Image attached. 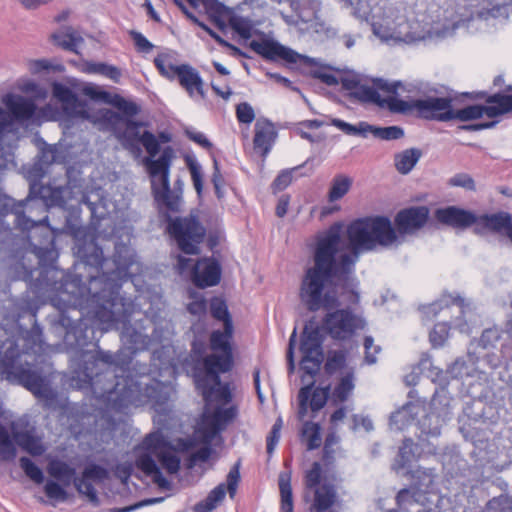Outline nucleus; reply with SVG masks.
<instances>
[{"label": "nucleus", "mask_w": 512, "mask_h": 512, "mask_svg": "<svg viewBox=\"0 0 512 512\" xmlns=\"http://www.w3.org/2000/svg\"><path fill=\"white\" fill-rule=\"evenodd\" d=\"M167 231L175 240L178 248L185 254L195 255L200 252L206 229L194 216L170 219Z\"/></svg>", "instance_id": "obj_10"}, {"label": "nucleus", "mask_w": 512, "mask_h": 512, "mask_svg": "<svg viewBox=\"0 0 512 512\" xmlns=\"http://www.w3.org/2000/svg\"><path fill=\"white\" fill-rule=\"evenodd\" d=\"M429 219V209L426 206H414L400 210L394 219L400 234H411L425 226Z\"/></svg>", "instance_id": "obj_17"}, {"label": "nucleus", "mask_w": 512, "mask_h": 512, "mask_svg": "<svg viewBox=\"0 0 512 512\" xmlns=\"http://www.w3.org/2000/svg\"><path fill=\"white\" fill-rule=\"evenodd\" d=\"M449 414L447 407L438 408L436 406L435 399L428 407L420 403H408L402 409L392 413L390 426L396 430H402L411 420L417 418V427L420 430L418 438L420 440L439 437Z\"/></svg>", "instance_id": "obj_6"}, {"label": "nucleus", "mask_w": 512, "mask_h": 512, "mask_svg": "<svg viewBox=\"0 0 512 512\" xmlns=\"http://www.w3.org/2000/svg\"><path fill=\"white\" fill-rule=\"evenodd\" d=\"M449 335V326L447 323H437L430 332V342L433 347H441Z\"/></svg>", "instance_id": "obj_56"}, {"label": "nucleus", "mask_w": 512, "mask_h": 512, "mask_svg": "<svg viewBox=\"0 0 512 512\" xmlns=\"http://www.w3.org/2000/svg\"><path fill=\"white\" fill-rule=\"evenodd\" d=\"M343 224H332L316 240L313 265L302 277L299 298L310 312L328 311L322 319V330L334 340H348L365 327V320L341 304L357 305L360 301L359 281L355 265L362 252L377 246L389 247L398 240L387 216H368L352 221L346 229L351 250L341 251Z\"/></svg>", "instance_id": "obj_2"}, {"label": "nucleus", "mask_w": 512, "mask_h": 512, "mask_svg": "<svg viewBox=\"0 0 512 512\" xmlns=\"http://www.w3.org/2000/svg\"><path fill=\"white\" fill-rule=\"evenodd\" d=\"M128 120L130 119L110 109L105 110L100 118V122L104 129L111 132L118 141Z\"/></svg>", "instance_id": "obj_32"}, {"label": "nucleus", "mask_w": 512, "mask_h": 512, "mask_svg": "<svg viewBox=\"0 0 512 512\" xmlns=\"http://www.w3.org/2000/svg\"><path fill=\"white\" fill-rule=\"evenodd\" d=\"M295 64H299L303 69H305L306 74L315 79H319L320 74H322L327 67V65L320 63L317 59L302 54H299Z\"/></svg>", "instance_id": "obj_44"}, {"label": "nucleus", "mask_w": 512, "mask_h": 512, "mask_svg": "<svg viewBox=\"0 0 512 512\" xmlns=\"http://www.w3.org/2000/svg\"><path fill=\"white\" fill-rule=\"evenodd\" d=\"M322 468L320 463L314 462L306 472L305 475V486L307 489L313 490L321 485Z\"/></svg>", "instance_id": "obj_58"}, {"label": "nucleus", "mask_w": 512, "mask_h": 512, "mask_svg": "<svg viewBox=\"0 0 512 512\" xmlns=\"http://www.w3.org/2000/svg\"><path fill=\"white\" fill-rule=\"evenodd\" d=\"M448 185L452 187H462L470 191H474L476 189L473 178L467 173L455 174L449 178Z\"/></svg>", "instance_id": "obj_60"}, {"label": "nucleus", "mask_w": 512, "mask_h": 512, "mask_svg": "<svg viewBox=\"0 0 512 512\" xmlns=\"http://www.w3.org/2000/svg\"><path fill=\"white\" fill-rule=\"evenodd\" d=\"M314 501L311 509L316 512H324L335 503L337 492L333 484L324 482L319 487L313 489Z\"/></svg>", "instance_id": "obj_27"}, {"label": "nucleus", "mask_w": 512, "mask_h": 512, "mask_svg": "<svg viewBox=\"0 0 512 512\" xmlns=\"http://www.w3.org/2000/svg\"><path fill=\"white\" fill-rule=\"evenodd\" d=\"M67 189L64 187L53 188L51 186L33 184L30 187L29 197L39 198L44 207L59 206L64 207L66 204L64 194Z\"/></svg>", "instance_id": "obj_24"}, {"label": "nucleus", "mask_w": 512, "mask_h": 512, "mask_svg": "<svg viewBox=\"0 0 512 512\" xmlns=\"http://www.w3.org/2000/svg\"><path fill=\"white\" fill-rule=\"evenodd\" d=\"M371 133H373L375 137L383 140H397L404 136V130L398 126H389L384 128L373 126Z\"/></svg>", "instance_id": "obj_55"}, {"label": "nucleus", "mask_w": 512, "mask_h": 512, "mask_svg": "<svg viewBox=\"0 0 512 512\" xmlns=\"http://www.w3.org/2000/svg\"><path fill=\"white\" fill-rule=\"evenodd\" d=\"M52 95L62 104L63 110L67 115L72 117H88L83 104L68 86L60 82H54L52 84Z\"/></svg>", "instance_id": "obj_21"}, {"label": "nucleus", "mask_w": 512, "mask_h": 512, "mask_svg": "<svg viewBox=\"0 0 512 512\" xmlns=\"http://www.w3.org/2000/svg\"><path fill=\"white\" fill-rule=\"evenodd\" d=\"M422 156V151L418 148H409L394 155V165L396 170L402 174H408L417 164Z\"/></svg>", "instance_id": "obj_31"}, {"label": "nucleus", "mask_w": 512, "mask_h": 512, "mask_svg": "<svg viewBox=\"0 0 512 512\" xmlns=\"http://www.w3.org/2000/svg\"><path fill=\"white\" fill-rule=\"evenodd\" d=\"M4 104L18 121H26L31 119L36 111V105L33 100L20 95H7Z\"/></svg>", "instance_id": "obj_26"}, {"label": "nucleus", "mask_w": 512, "mask_h": 512, "mask_svg": "<svg viewBox=\"0 0 512 512\" xmlns=\"http://www.w3.org/2000/svg\"><path fill=\"white\" fill-rule=\"evenodd\" d=\"M192 279L199 288L215 286L221 279V266L213 258L199 259L192 268Z\"/></svg>", "instance_id": "obj_19"}, {"label": "nucleus", "mask_w": 512, "mask_h": 512, "mask_svg": "<svg viewBox=\"0 0 512 512\" xmlns=\"http://www.w3.org/2000/svg\"><path fill=\"white\" fill-rule=\"evenodd\" d=\"M425 495L416 487L401 489L396 495V503L400 509L408 510L409 507L418 504Z\"/></svg>", "instance_id": "obj_37"}, {"label": "nucleus", "mask_w": 512, "mask_h": 512, "mask_svg": "<svg viewBox=\"0 0 512 512\" xmlns=\"http://www.w3.org/2000/svg\"><path fill=\"white\" fill-rule=\"evenodd\" d=\"M414 442L411 438H405L399 448L398 457L394 464L395 470L404 469L414 458Z\"/></svg>", "instance_id": "obj_42"}, {"label": "nucleus", "mask_w": 512, "mask_h": 512, "mask_svg": "<svg viewBox=\"0 0 512 512\" xmlns=\"http://www.w3.org/2000/svg\"><path fill=\"white\" fill-rule=\"evenodd\" d=\"M254 131V148L255 150H259L263 156H266L270 152L277 137L275 127L270 120L260 118L255 123Z\"/></svg>", "instance_id": "obj_22"}, {"label": "nucleus", "mask_w": 512, "mask_h": 512, "mask_svg": "<svg viewBox=\"0 0 512 512\" xmlns=\"http://www.w3.org/2000/svg\"><path fill=\"white\" fill-rule=\"evenodd\" d=\"M443 303L445 304L446 307H448L449 305L458 306L461 309V313H464L465 308L468 306V304L465 303V299L460 297L459 295H457V296L448 295V296H444L440 301L435 302V303L425 307V313L428 315L432 314L433 316H436L438 314L439 310H441L443 308V305H442Z\"/></svg>", "instance_id": "obj_41"}, {"label": "nucleus", "mask_w": 512, "mask_h": 512, "mask_svg": "<svg viewBox=\"0 0 512 512\" xmlns=\"http://www.w3.org/2000/svg\"><path fill=\"white\" fill-rule=\"evenodd\" d=\"M455 93L446 86L440 85L429 88L424 98L412 101V107L417 114L426 120L449 122Z\"/></svg>", "instance_id": "obj_9"}, {"label": "nucleus", "mask_w": 512, "mask_h": 512, "mask_svg": "<svg viewBox=\"0 0 512 512\" xmlns=\"http://www.w3.org/2000/svg\"><path fill=\"white\" fill-rule=\"evenodd\" d=\"M154 64L159 73L169 80H176L178 71L182 69V64L177 65L174 56L169 53L157 55Z\"/></svg>", "instance_id": "obj_35"}, {"label": "nucleus", "mask_w": 512, "mask_h": 512, "mask_svg": "<svg viewBox=\"0 0 512 512\" xmlns=\"http://www.w3.org/2000/svg\"><path fill=\"white\" fill-rule=\"evenodd\" d=\"M311 386V394L308 400V404L312 412H318L321 410L328 399V388H313V384Z\"/></svg>", "instance_id": "obj_50"}, {"label": "nucleus", "mask_w": 512, "mask_h": 512, "mask_svg": "<svg viewBox=\"0 0 512 512\" xmlns=\"http://www.w3.org/2000/svg\"><path fill=\"white\" fill-rule=\"evenodd\" d=\"M107 476V470L104 467L97 464L88 465L82 472V477L87 480L102 481L106 479Z\"/></svg>", "instance_id": "obj_62"}, {"label": "nucleus", "mask_w": 512, "mask_h": 512, "mask_svg": "<svg viewBox=\"0 0 512 512\" xmlns=\"http://www.w3.org/2000/svg\"><path fill=\"white\" fill-rule=\"evenodd\" d=\"M475 99H483L486 105H468L464 108L451 111V121L459 120L468 122L477 120L486 115L488 118L495 119L505 114L512 113V94L497 92L488 94L481 91L474 95Z\"/></svg>", "instance_id": "obj_8"}, {"label": "nucleus", "mask_w": 512, "mask_h": 512, "mask_svg": "<svg viewBox=\"0 0 512 512\" xmlns=\"http://www.w3.org/2000/svg\"><path fill=\"white\" fill-rule=\"evenodd\" d=\"M249 48L269 61L283 60L289 64H295L299 57L298 52L270 39H253L249 43Z\"/></svg>", "instance_id": "obj_16"}, {"label": "nucleus", "mask_w": 512, "mask_h": 512, "mask_svg": "<svg viewBox=\"0 0 512 512\" xmlns=\"http://www.w3.org/2000/svg\"><path fill=\"white\" fill-rule=\"evenodd\" d=\"M117 271L103 273L101 276L90 275V287H87L80 275L62 274L56 294L50 297L51 303L59 310L54 328L63 334V341L68 352L72 353L74 369L71 384L78 389L90 388L96 399L103 401L106 408L121 412L133 405L162 404L160 382L153 381L143 385L131 376L117 374L116 355L109 351H92L89 347H98L95 329L89 325L77 309L86 296L93 306V317L107 331L118 322L123 313V299L119 295L121 285L118 277L121 270L132 264L131 259L121 260L120 251L114 255Z\"/></svg>", "instance_id": "obj_1"}, {"label": "nucleus", "mask_w": 512, "mask_h": 512, "mask_svg": "<svg viewBox=\"0 0 512 512\" xmlns=\"http://www.w3.org/2000/svg\"><path fill=\"white\" fill-rule=\"evenodd\" d=\"M380 103L382 105H378V107L388 108L391 112H394V113H405V112L409 111L410 109H413L412 102L409 103L402 99H398L394 96H390L387 98L381 97Z\"/></svg>", "instance_id": "obj_51"}, {"label": "nucleus", "mask_w": 512, "mask_h": 512, "mask_svg": "<svg viewBox=\"0 0 512 512\" xmlns=\"http://www.w3.org/2000/svg\"><path fill=\"white\" fill-rule=\"evenodd\" d=\"M25 203L23 201L14 203L11 212L15 214V224L23 231H31L29 234V241L32 247V252L38 258V263L41 266L52 263L57 257L55 249V230L48 224V216L38 222L30 219L24 214L23 208Z\"/></svg>", "instance_id": "obj_7"}, {"label": "nucleus", "mask_w": 512, "mask_h": 512, "mask_svg": "<svg viewBox=\"0 0 512 512\" xmlns=\"http://www.w3.org/2000/svg\"><path fill=\"white\" fill-rule=\"evenodd\" d=\"M144 125L141 121L128 120L119 143L125 150L136 157L142 152L139 144L143 145L149 155V157L144 159V164L153 178L152 192L155 200L167 209L177 211L180 197L171 191L169 182V172L174 157V150L172 147L167 146L162 150L158 159H153L160 152V145L152 132L145 130L140 134L139 128Z\"/></svg>", "instance_id": "obj_3"}, {"label": "nucleus", "mask_w": 512, "mask_h": 512, "mask_svg": "<svg viewBox=\"0 0 512 512\" xmlns=\"http://www.w3.org/2000/svg\"><path fill=\"white\" fill-rule=\"evenodd\" d=\"M482 512H512V497L504 494L494 497L486 503Z\"/></svg>", "instance_id": "obj_47"}, {"label": "nucleus", "mask_w": 512, "mask_h": 512, "mask_svg": "<svg viewBox=\"0 0 512 512\" xmlns=\"http://www.w3.org/2000/svg\"><path fill=\"white\" fill-rule=\"evenodd\" d=\"M331 124L347 135H362L365 137L367 133L371 132L373 129L372 125L364 121L359 122V124L355 126L336 118L332 120Z\"/></svg>", "instance_id": "obj_43"}, {"label": "nucleus", "mask_w": 512, "mask_h": 512, "mask_svg": "<svg viewBox=\"0 0 512 512\" xmlns=\"http://www.w3.org/2000/svg\"><path fill=\"white\" fill-rule=\"evenodd\" d=\"M17 455L16 447L7 428L0 424V460L12 461Z\"/></svg>", "instance_id": "obj_39"}, {"label": "nucleus", "mask_w": 512, "mask_h": 512, "mask_svg": "<svg viewBox=\"0 0 512 512\" xmlns=\"http://www.w3.org/2000/svg\"><path fill=\"white\" fill-rule=\"evenodd\" d=\"M129 35L131 36L138 52L149 53L153 50L154 45L142 33L131 30Z\"/></svg>", "instance_id": "obj_63"}, {"label": "nucleus", "mask_w": 512, "mask_h": 512, "mask_svg": "<svg viewBox=\"0 0 512 512\" xmlns=\"http://www.w3.org/2000/svg\"><path fill=\"white\" fill-rule=\"evenodd\" d=\"M233 337V323L229 321L224 329L215 330L210 335V348L221 354H210L203 359L205 375L195 376L196 386L204 397L211 395L216 386L220 385V374L231 370L233 366V351L231 340Z\"/></svg>", "instance_id": "obj_5"}, {"label": "nucleus", "mask_w": 512, "mask_h": 512, "mask_svg": "<svg viewBox=\"0 0 512 512\" xmlns=\"http://www.w3.org/2000/svg\"><path fill=\"white\" fill-rule=\"evenodd\" d=\"M34 362L35 357L20 350L13 341H6L0 347V375L22 385L38 398L49 399L51 389L45 378L34 369Z\"/></svg>", "instance_id": "obj_4"}, {"label": "nucleus", "mask_w": 512, "mask_h": 512, "mask_svg": "<svg viewBox=\"0 0 512 512\" xmlns=\"http://www.w3.org/2000/svg\"><path fill=\"white\" fill-rule=\"evenodd\" d=\"M241 481L240 475V461H237L229 470L226 481L218 484L213 488L205 499L196 503L194 506L195 512H212L217 506L223 502L226 493L231 499H234L237 493L239 483Z\"/></svg>", "instance_id": "obj_14"}, {"label": "nucleus", "mask_w": 512, "mask_h": 512, "mask_svg": "<svg viewBox=\"0 0 512 512\" xmlns=\"http://www.w3.org/2000/svg\"><path fill=\"white\" fill-rule=\"evenodd\" d=\"M210 308L212 316L217 320L223 321L224 326L228 321L232 323L225 301L221 299H214L211 302Z\"/></svg>", "instance_id": "obj_57"}, {"label": "nucleus", "mask_w": 512, "mask_h": 512, "mask_svg": "<svg viewBox=\"0 0 512 512\" xmlns=\"http://www.w3.org/2000/svg\"><path fill=\"white\" fill-rule=\"evenodd\" d=\"M320 425L312 421L303 423L301 437L306 441L308 450H315L321 445Z\"/></svg>", "instance_id": "obj_36"}, {"label": "nucleus", "mask_w": 512, "mask_h": 512, "mask_svg": "<svg viewBox=\"0 0 512 512\" xmlns=\"http://www.w3.org/2000/svg\"><path fill=\"white\" fill-rule=\"evenodd\" d=\"M347 352L345 350H330L324 364L326 374L333 375L346 367Z\"/></svg>", "instance_id": "obj_38"}, {"label": "nucleus", "mask_w": 512, "mask_h": 512, "mask_svg": "<svg viewBox=\"0 0 512 512\" xmlns=\"http://www.w3.org/2000/svg\"><path fill=\"white\" fill-rule=\"evenodd\" d=\"M178 72L176 80L191 98L195 95L201 98L205 97L204 82L200 73L194 67L189 64H182V69Z\"/></svg>", "instance_id": "obj_23"}, {"label": "nucleus", "mask_w": 512, "mask_h": 512, "mask_svg": "<svg viewBox=\"0 0 512 512\" xmlns=\"http://www.w3.org/2000/svg\"><path fill=\"white\" fill-rule=\"evenodd\" d=\"M355 388V372L353 368L347 369L335 385L332 396L335 402H345Z\"/></svg>", "instance_id": "obj_30"}, {"label": "nucleus", "mask_w": 512, "mask_h": 512, "mask_svg": "<svg viewBox=\"0 0 512 512\" xmlns=\"http://www.w3.org/2000/svg\"><path fill=\"white\" fill-rule=\"evenodd\" d=\"M19 464L27 477H29L36 484L44 482V474L42 470L28 457H21Z\"/></svg>", "instance_id": "obj_49"}, {"label": "nucleus", "mask_w": 512, "mask_h": 512, "mask_svg": "<svg viewBox=\"0 0 512 512\" xmlns=\"http://www.w3.org/2000/svg\"><path fill=\"white\" fill-rule=\"evenodd\" d=\"M90 71L104 75L115 82H118L121 77V71L119 68L105 63H97L91 65Z\"/></svg>", "instance_id": "obj_59"}, {"label": "nucleus", "mask_w": 512, "mask_h": 512, "mask_svg": "<svg viewBox=\"0 0 512 512\" xmlns=\"http://www.w3.org/2000/svg\"><path fill=\"white\" fill-rule=\"evenodd\" d=\"M503 342L499 351L505 361H512V314L505 325Z\"/></svg>", "instance_id": "obj_54"}, {"label": "nucleus", "mask_w": 512, "mask_h": 512, "mask_svg": "<svg viewBox=\"0 0 512 512\" xmlns=\"http://www.w3.org/2000/svg\"><path fill=\"white\" fill-rule=\"evenodd\" d=\"M11 433L17 445L30 455L40 456L44 453L45 448L40 440L28 431H18L15 423L11 424Z\"/></svg>", "instance_id": "obj_28"}, {"label": "nucleus", "mask_w": 512, "mask_h": 512, "mask_svg": "<svg viewBox=\"0 0 512 512\" xmlns=\"http://www.w3.org/2000/svg\"><path fill=\"white\" fill-rule=\"evenodd\" d=\"M47 473L52 479L47 480L43 489L48 499L57 503L69 499L66 487L74 483L77 478L76 469L66 461L52 458L47 464Z\"/></svg>", "instance_id": "obj_12"}, {"label": "nucleus", "mask_w": 512, "mask_h": 512, "mask_svg": "<svg viewBox=\"0 0 512 512\" xmlns=\"http://www.w3.org/2000/svg\"><path fill=\"white\" fill-rule=\"evenodd\" d=\"M323 341L320 327L313 320L308 321L301 334L299 350L302 354L301 369L310 376H315L323 363Z\"/></svg>", "instance_id": "obj_11"}, {"label": "nucleus", "mask_w": 512, "mask_h": 512, "mask_svg": "<svg viewBox=\"0 0 512 512\" xmlns=\"http://www.w3.org/2000/svg\"><path fill=\"white\" fill-rule=\"evenodd\" d=\"M143 446L148 453L142 454L138 457L136 461L137 467L144 474L152 477L153 482L159 487L167 488L169 486V481L163 476L154 457H157L159 452L169 449L171 447L170 443L161 433H151L145 437Z\"/></svg>", "instance_id": "obj_13"}, {"label": "nucleus", "mask_w": 512, "mask_h": 512, "mask_svg": "<svg viewBox=\"0 0 512 512\" xmlns=\"http://www.w3.org/2000/svg\"><path fill=\"white\" fill-rule=\"evenodd\" d=\"M511 218V214L504 211L493 214H483L477 216L475 229L479 232L482 230H488L498 234H506L508 227L511 224Z\"/></svg>", "instance_id": "obj_25"}, {"label": "nucleus", "mask_w": 512, "mask_h": 512, "mask_svg": "<svg viewBox=\"0 0 512 512\" xmlns=\"http://www.w3.org/2000/svg\"><path fill=\"white\" fill-rule=\"evenodd\" d=\"M400 86H401L400 82L389 83L388 81H386L384 79L377 78V79L373 80L372 86H369V85L361 82L352 93H349V96L351 98L358 100L361 103L375 104L378 106V105H382L380 103L381 96H380L378 90H382L387 93L396 94L397 90Z\"/></svg>", "instance_id": "obj_18"}, {"label": "nucleus", "mask_w": 512, "mask_h": 512, "mask_svg": "<svg viewBox=\"0 0 512 512\" xmlns=\"http://www.w3.org/2000/svg\"><path fill=\"white\" fill-rule=\"evenodd\" d=\"M435 218L438 222L453 228H468L477 221V215L473 212L456 207L448 206L435 211Z\"/></svg>", "instance_id": "obj_20"}, {"label": "nucleus", "mask_w": 512, "mask_h": 512, "mask_svg": "<svg viewBox=\"0 0 512 512\" xmlns=\"http://www.w3.org/2000/svg\"><path fill=\"white\" fill-rule=\"evenodd\" d=\"M300 168L301 166H296L291 169L282 170L272 183L273 191L276 193L286 189L293 180V173L298 171Z\"/></svg>", "instance_id": "obj_52"}, {"label": "nucleus", "mask_w": 512, "mask_h": 512, "mask_svg": "<svg viewBox=\"0 0 512 512\" xmlns=\"http://www.w3.org/2000/svg\"><path fill=\"white\" fill-rule=\"evenodd\" d=\"M52 37L56 45L74 53H78V46L84 42L83 37L72 27H66Z\"/></svg>", "instance_id": "obj_33"}, {"label": "nucleus", "mask_w": 512, "mask_h": 512, "mask_svg": "<svg viewBox=\"0 0 512 512\" xmlns=\"http://www.w3.org/2000/svg\"><path fill=\"white\" fill-rule=\"evenodd\" d=\"M121 339L125 344H129L131 349L137 350L140 345L145 343L142 333L132 326H127L121 333Z\"/></svg>", "instance_id": "obj_53"}, {"label": "nucleus", "mask_w": 512, "mask_h": 512, "mask_svg": "<svg viewBox=\"0 0 512 512\" xmlns=\"http://www.w3.org/2000/svg\"><path fill=\"white\" fill-rule=\"evenodd\" d=\"M188 168L191 174V179L194 185V188L198 195H201L203 190V176L201 172V166L194 161L188 162Z\"/></svg>", "instance_id": "obj_64"}, {"label": "nucleus", "mask_w": 512, "mask_h": 512, "mask_svg": "<svg viewBox=\"0 0 512 512\" xmlns=\"http://www.w3.org/2000/svg\"><path fill=\"white\" fill-rule=\"evenodd\" d=\"M156 458L169 474H176L179 471L180 458L176 455L172 446L165 451L159 452Z\"/></svg>", "instance_id": "obj_45"}, {"label": "nucleus", "mask_w": 512, "mask_h": 512, "mask_svg": "<svg viewBox=\"0 0 512 512\" xmlns=\"http://www.w3.org/2000/svg\"><path fill=\"white\" fill-rule=\"evenodd\" d=\"M504 334L498 327L485 329L479 339V346L484 349L496 348L497 344L503 342Z\"/></svg>", "instance_id": "obj_46"}, {"label": "nucleus", "mask_w": 512, "mask_h": 512, "mask_svg": "<svg viewBox=\"0 0 512 512\" xmlns=\"http://www.w3.org/2000/svg\"><path fill=\"white\" fill-rule=\"evenodd\" d=\"M235 406L217 407L211 414H204L198 428L202 442L209 444L237 417Z\"/></svg>", "instance_id": "obj_15"}, {"label": "nucleus", "mask_w": 512, "mask_h": 512, "mask_svg": "<svg viewBox=\"0 0 512 512\" xmlns=\"http://www.w3.org/2000/svg\"><path fill=\"white\" fill-rule=\"evenodd\" d=\"M236 117L240 123L250 124L255 119L254 109L247 102L239 103L236 106Z\"/></svg>", "instance_id": "obj_61"}, {"label": "nucleus", "mask_w": 512, "mask_h": 512, "mask_svg": "<svg viewBox=\"0 0 512 512\" xmlns=\"http://www.w3.org/2000/svg\"><path fill=\"white\" fill-rule=\"evenodd\" d=\"M77 255L86 265L95 268H102L106 262L102 248L94 240L78 245Z\"/></svg>", "instance_id": "obj_29"}, {"label": "nucleus", "mask_w": 512, "mask_h": 512, "mask_svg": "<svg viewBox=\"0 0 512 512\" xmlns=\"http://www.w3.org/2000/svg\"><path fill=\"white\" fill-rule=\"evenodd\" d=\"M352 184V180L344 175H337L331 184L328 198L330 202L337 201L344 197L349 191Z\"/></svg>", "instance_id": "obj_40"}, {"label": "nucleus", "mask_w": 512, "mask_h": 512, "mask_svg": "<svg viewBox=\"0 0 512 512\" xmlns=\"http://www.w3.org/2000/svg\"><path fill=\"white\" fill-rule=\"evenodd\" d=\"M280 491V512H294L291 473L281 472L278 477Z\"/></svg>", "instance_id": "obj_34"}, {"label": "nucleus", "mask_w": 512, "mask_h": 512, "mask_svg": "<svg viewBox=\"0 0 512 512\" xmlns=\"http://www.w3.org/2000/svg\"><path fill=\"white\" fill-rule=\"evenodd\" d=\"M75 489L77 490V492L81 495H85L88 497L89 501L94 505V506H98L100 501H99V498H98V495H97V492L93 486V484L83 478L82 476L81 477H78L74 480V483H73Z\"/></svg>", "instance_id": "obj_48"}]
</instances>
